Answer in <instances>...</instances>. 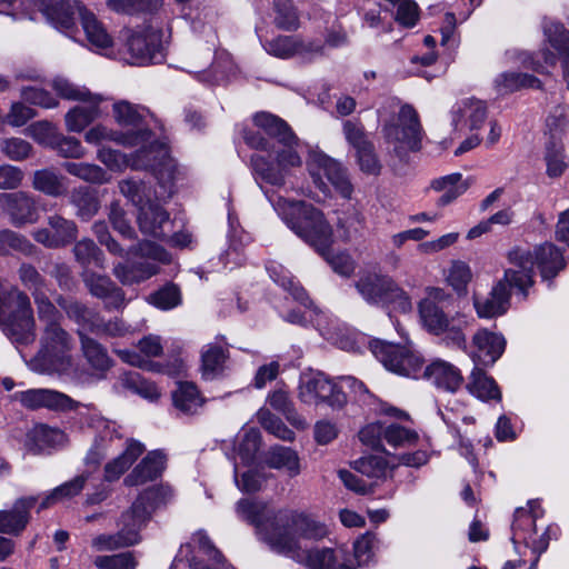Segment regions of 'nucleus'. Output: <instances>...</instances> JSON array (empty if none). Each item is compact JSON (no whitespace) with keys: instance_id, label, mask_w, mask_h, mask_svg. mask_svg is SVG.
<instances>
[{"instance_id":"f257e3e1","label":"nucleus","mask_w":569,"mask_h":569,"mask_svg":"<svg viewBox=\"0 0 569 569\" xmlns=\"http://www.w3.org/2000/svg\"><path fill=\"white\" fill-rule=\"evenodd\" d=\"M237 515L254 525L261 540L279 553L284 551L276 545V540H292L298 550H303L301 540H319L323 538L327 527L312 517L295 510H270L264 503L241 499L236 507Z\"/></svg>"},{"instance_id":"f03ea898","label":"nucleus","mask_w":569,"mask_h":569,"mask_svg":"<svg viewBox=\"0 0 569 569\" xmlns=\"http://www.w3.org/2000/svg\"><path fill=\"white\" fill-rule=\"evenodd\" d=\"M253 122L279 144V148L273 150V160L260 154L251 156L253 177L258 182L282 187L290 170L302 164L297 151L299 139L284 120L272 113L258 112L253 117Z\"/></svg>"},{"instance_id":"7ed1b4c3","label":"nucleus","mask_w":569,"mask_h":569,"mask_svg":"<svg viewBox=\"0 0 569 569\" xmlns=\"http://www.w3.org/2000/svg\"><path fill=\"white\" fill-rule=\"evenodd\" d=\"M172 497L169 487H151L141 492L130 509L122 513L119 530L113 535H99L92 539V548L97 551H111L138 543L140 530L149 521L152 512L166 505Z\"/></svg>"},{"instance_id":"20e7f679","label":"nucleus","mask_w":569,"mask_h":569,"mask_svg":"<svg viewBox=\"0 0 569 569\" xmlns=\"http://www.w3.org/2000/svg\"><path fill=\"white\" fill-rule=\"evenodd\" d=\"M508 260L511 267L505 271V279L525 298L527 289L533 283L535 266L539 268L543 280H551L566 267L562 252L552 243L537 246L533 251L515 248L508 253Z\"/></svg>"},{"instance_id":"39448f33","label":"nucleus","mask_w":569,"mask_h":569,"mask_svg":"<svg viewBox=\"0 0 569 569\" xmlns=\"http://www.w3.org/2000/svg\"><path fill=\"white\" fill-rule=\"evenodd\" d=\"M274 210L286 224L320 254L332 243V229L323 213L311 203L291 201L278 196L270 198Z\"/></svg>"},{"instance_id":"423d86ee","label":"nucleus","mask_w":569,"mask_h":569,"mask_svg":"<svg viewBox=\"0 0 569 569\" xmlns=\"http://www.w3.org/2000/svg\"><path fill=\"white\" fill-rule=\"evenodd\" d=\"M37 313L42 323L41 349L30 361V368L38 373L51 375L69 363L72 338L62 328V315L54 305L43 306Z\"/></svg>"},{"instance_id":"0eeeda50","label":"nucleus","mask_w":569,"mask_h":569,"mask_svg":"<svg viewBox=\"0 0 569 569\" xmlns=\"http://www.w3.org/2000/svg\"><path fill=\"white\" fill-rule=\"evenodd\" d=\"M451 297L442 289H432L427 298L419 303V315L423 327L433 335H443L447 346L467 351V339L463 330L469 327L468 317L461 312L450 315L446 311Z\"/></svg>"},{"instance_id":"6e6552de","label":"nucleus","mask_w":569,"mask_h":569,"mask_svg":"<svg viewBox=\"0 0 569 569\" xmlns=\"http://www.w3.org/2000/svg\"><path fill=\"white\" fill-rule=\"evenodd\" d=\"M37 2L42 14L56 28L70 30L73 26V14L77 12L92 49L107 51L112 47L113 40L103 24L79 1L74 0L73 7L64 0H37Z\"/></svg>"},{"instance_id":"1a4fd4ad","label":"nucleus","mask_w":569,"mask_h":569,"mask_svg":"<svg viewBox=\"0 0 569 569\" xmlns=\"http://www.w3.org/2000/svg\"><path fill=\"white\" fill-rule=\"evenodd\" d=\"M382 132L391 151L401 160L421 148L422 128L417 111L410 104H403L397 121L385 124Z\"/></svg>"},{"instance_id":"9d476101","label":"nucleus","mask_w":569,"mask_h":569,"mask_svg":"<svg viewBox=\"0 0 569 569\" xmlns=\"http://www.w3.org/2000/svg\"><path fill=\"white\" fill-rule=\"evenodd\" d=\"M307 167L313 183L325 194L330 192V184L342 198H351L353 186L349 179L348 170L341 162L320 150H312L309 152Z\"/></svg>"},{"instance_id":"9b49d317","label":"nucleus","mask_w":569,"mask_h":569,"mask_svg":"<svg viewBox=\"0 0 569 569\" xmlns=\"http://www.w3.org/2000/svg\"><path fill=\"white\" fill-rule=\"evenodd\" d=\"M307 167L313 183L325 194L330 192V184L342 198H351L353 186L349 179L348 170L341 162L320 150H312L309 152Z\"/></svg>"},{"instance_id":"f8f14e48","label":"nucleus","mask_w":569,"mask_h":569,"mask_svg":"<svg viewBox=\"0 0 569 569\" xmlns=\"http://www.w3.org/2000/svg\"><path fill=\"white\" fill-rule=\"evenodd\" d=\"M370 350L387 370L408 378L420 377L425 361L411 346L375 340Z\"/></svg>"},{"instance_id":"ddd939ff","label":"nucleus","mask_w":569,"mask_h":569,"mask_svg":"<svg viewBox=\"0 0 569 569\" xmlns=\"http://www.w3.org/2000/svg\"><path fill=\"white\" fill-rule=\"evenodd\" d=\"M298 398L307 405L323 402L333 408H340L346 403V395L322 372L301 378Z\"/></svg>"},{"instance_id":"4468645a","label":"nucleus","mask_w":569,"mask_h":569,"mask_svg":"<svg viewBox=\"0 0 569 569\" xmlns=\"http://www.w3.org/2000/svg\"><path fill=\"white\" fill-rule=\"evenodd\" d=\"M161 39V30L151 26L132 32L127 40L130 63L146 64L160 62L163 59Z\"/></svg>"},{"instance_id":"2eb2a0df","label":"nucleus","mask_w":569,"mask_h":569,"mask_svg":"<svg viewBox=\"0 0 569 569\" xmlns=\"http://www.w3.org/2000/svg\"><path fill=\"white\" fill-rule=\"evenodd\" d=\"M92 231L100 244L106 246L110 253L119 257L126 256L123 248L111 237L104 221H96L92 224ZM127 254L139 256L158 262H169L170 260L169 253L161 246L147 240L130 246Z\"/></svg>"},{"instance_id":"dca6fc26","label":"nucleus","mask_w":569,"mask_h":569,"mask_svg":"<svg viewBox=\"0 0 569 569\" xmlns=\"http://www.w3.org/2000/svg\"><path fill=\"white\" fill-rule=\"evenodd\" d=\"M33 239L49 249H60L73 243L78 238V226L59 213L47 218V226L32 232Z\"/></svg>"},{"instance_id":"f3484780","label":"nucleus","mask_w":569,"mask_h":569,"mask_svg":"<svg viewBox=\"0 0 569 569\" xmlns=\"http://www.w3.org/2000/svg\"><path fill=\"white\" fill-rule=\"evenodd\" d=\"M133 169L151 170L159 179L162 187L169 183L173 176V163L167 148L158 142L139 149L131 161Z\"/></svg>"},{"instance_id":"a211bd4d","label":"nucleus","mask_w":569,"mask_h":569,"mask_svg":"<svg viewBox=\"0 0 569 569\" xmlns=\"http://www.w3.org/2000/svg\"><path fill=\"white\" fill-rule=\"evenodd\" d=\"M0 208L14 227L32 224L39 219L36 199L26 191L0 193Z\"/></svg>"},{"instance_id":"6ab92c4d","label":"nucleus","mask_w":569,"mask_h":569,"mask_svg":"<svg viewBox=\"0 0 569 569\" xmlns=\"http://www.w3.org/2000/svg\"><path fill=\"white\" fill-rule=\"evenodd\" d=\"M506 339L501 333L486 328L479 329L472 336L470 358L477 366H492L503 353Z\"/></svg>"},{"instance_id":"aec40b11","label":"nucleus","mask_w":569,"mask_h":569,"mask_svg":"<svg viewBox=\"0 0 569 569\" xmlns=\"http://www.w3.org/2000/svg\"><path fill=\"white\" fill-rule=\"evenodd\" d=\"M113 117L118 124L130 128L124 134H137V144L149 140L151 131L147 129V118L152 117L150 111L128 101H119L113 104Z\"/></svg>"},{"instance_id":"412c9836","label":"nucleus","mask_w":569,"mask_h":569,"mask_svg":"<svg viewBox=\"0 0 569 569\" xmlns=\"http://www.w3.org/2000/svg\"><path fill=\"white\" fill-rule=\"evenodd\" d=\"M20 403L31 410L49 409L57 411L72 410L76 401L69 396L52 389H29L16 395Z\"/></svg>"},{"instance_id":"4be33fe9","label":"nucleus","mask_w":569,"mask_h":569,"mask_svg":"<svg viewBox=\"0 0 569 569\" xmlns=\"http://www.w3.org/2000/svg\"><path fill=\"white\" fill-rule=\"evenodd\" d=\"M137 222L143 234L157 239H164L171 224L168 211L158 200L152 199L139 207Z\"/></svg>"},{"instance_id":"5701e85b","label":"nucleus","mask_w":569,"mask_h":569,"mask_svg":"<svg viewBox=\"0 0 569 569\" xmlns=\"http://www.w3.org/2000/svg\"><path fill=\"white\" fill-rule=\"evenodd\" d=\"M34 496L22 497L14 501L11 509L0 510V532L19 536L30 521V511L37 503Z\"/></svg>"},{"instance_id":"b1692460","label":"nucleus","mask_w":569,"mask_h":569,"mask_svg":"<svg viewBox=\"0 0 569 569\" xmlns=\"http://www.w3.org/2000/svg\"><path fill=\"white\" fill-rule=\"evenodd\" d=\"M193 555L189 559L190 569H228L229 566L221 552L214 548L203 531L193 536Z\"/></svg>"},{"instance_id":"393cba45","label":"nucleus","mask_w":569,"mask_h":569,"mask_svg":"<svg viewBox=\"0 0 569 569\" xmlns=\"http://www.w3.org/2000/svg\"><path fill=\"white\" fill-rule=\"evenodd\" d=\"M83 282L93 297L104 301L107 309H117L123 306V291L108 276L87 271L83 273Z\"/></svg>"},{"instance_id":"a878e982","label":"nucleus","mask_w":569,"mask_h":569,"mask_svg":"<svg viewBox=\"0 0 569 569\" xmlns=\"http://www.w3.org/2000/svg\"><path fill=\"white\" fill-rule=\"evenodd\" d=\"M509 282L503 278L491 290L488 297H473V307L479 318H495L503 315L509 307L510 291Z\"/></svg>"},{"instance_id":"bb28decb","label":"nucleus","mask_w":569,"mask_h":569,"mask_svg":"<svg viewBox=\"0 0 569 569\" xmlns=\"http://www.w3.org/2000/svg\"><path fill=\"white\" fill-rule=\"evenodd\" d=\"M421 376L438 389L448 392H456L463 382L460 370L452 363L441 359H437L428 365L421 371Z\"/></svg>"},{"instance_id":"cd10ccee","label":"nucleus","mask_w":569,"mask_h":569,"mask_svg":"<svg viewBox=\"0 0 569 569\" xmlns=\"http://www.w3.org/2000/svg\"><path fill=\"white\" fill-rule=\"evenodd\" d=\"M104 98L100 94L90 93V98L87 101L73 107L64 116L67 130L70 132H81L91 122L98 119L101 114L100 103Z\"/></svg>"},{"instance_id":"c85d7f7f","label":"nucleus","mask_w":569,"mask_h":569,"mask_svg":"<svg viewBox=\"0 0 569 569\" xmlns=\"http://www.w3.org/2000/svg\"><path fill=\"white\" fill-rule=\"evenodd\" d=\"M393 280L376 272H366L359 276L355 287L359 295L370 305H382Z\"/></svg>"},{"instance_id":"c756f323","label":"nucleus","mask_w":569,"mask_h":569,"mask_svg":"<svg viewBox=\"0 0 569 569\" xmlns=\"http://www.w3.org/2000/svg\"><path fill=\"white\" fill-rule=\"evenodd\" d=\"M166 456L160 450L150 451L124 478L128 487L140 486L156 480L164 470Z\"/></svg>"},{"instance_id":"7c9ffc66","label":"nucleus","mask_w":569,"mask_h":569,"mask_svg":"<svg viewBox=\"0 0 569 569\" xmlns=\"http://www.w3.org/2000/svg\"><path fill=\"white\" fill-rule=\"evenodd\" d=\"M69 203L74 207L76 216L82 221L91 220L101 207L98 191L87 186L72 189Z\"/></svg>"},{"instance_id":"2f4dec72","label":"nucleus","mask_w":569,"mask_h":569,"mask_svg":"<svg viewBox=\"0 0 569 569\" xmlns=\"http://www.w3.org/2000/svg\"><path fill=\"white\" fill-rule=\"evenodd\" d=\"M158 272V264L151 261L119 262L113 268L114 277L124 286L140 283Z\"/></svg>"},{"instance_id":"473e14b6","label":"nucleus","mask_w":569,"mask_h":569,"mask_svg":"<svg viewBox=\"0 0 569 569\" xmlns=\"http://www.w3.org/2000/svg\"><path fill=\"white\" fill-rule=\"evenodd\" d=\"M18 272L23 286L31 291L37 311L42 309L43 306L49 307L53 305L48 296L49 289L46 286L43 277L33 266L23 263Z\"/></svg>"},{"instance_id":"72a5a7b5","label":"nucleus","mask_w":569,"mask_h":569,"mask_svg":"<svg viewBox=\"0 0 569 569\" xmlns=\"http://www.w3.org/2000/svg\"><path fill=\"white\" fill-rule=\"evenodd\" d=\"M144 446L137 440H128L126 450L108 462L104 467V479L114 481L127 471L132 463L143 453Z\"/></svg>"},{"instance_id":"f704fd0d","label":"nucleus","mask_w":569,"mask_h":569,"mask_svg":"<svg viewBox=\"0 0 569 569\" xmlns=\"http://www.w3.org/2000/svg\"><path fill=\"white\" fill-rule=\"evenodd\" d=\"M58 306L67 313L68 318L73 320L78 325V332L81 330L92 331L93 327H97L96 321L99 316L92 309L81 302L72 299H67L61 296L57 298Z\"/></svg>"},{"instance_id":"c9c22d12","label":"nucleus","mask_w":569,"mask_h":569,"mask_svg":"<svg viewBox=\"0 0 569 569\" xmlns=\"http://www.w3.org/2000/svg\"><path fill=\"white\" fill-rule=\"evenodd\" d=\"M79 339L83 356L93 370L103 373L112 367V359L100 342L81 330L79 331Z\"/></svg>"},{"instance_id":"e433bc0d","label":"nucleus","mask_w":569,"mask_h":569,"mask_svg":"<svg viewBox=\"0 0 569 569\" xmlns=\"http://www.w3.org/2000/svg\"><path fill=\"white\" fill-rule=\"evenodd\" d=\"M114 438L119 439L114 426L104 422L84 458L86 466L93 469L98 468L106 458Z\"/></svg>"},{"instance_id":"4c0bfd02","label":"nucleus","mask_w":569,"mask_h":569,"mask_svg":"<svg viewBox=\"0 0 569 569\" xmlns=\"http://www.w3.org/2000/svg\"><path fill=\"white\" fill-rule=\"evenodd\" d=\"M270 278L284 290L290 292L295 300L299 301L306 307H310V301L306 290L295 281V278L283 266L272 262L267 267Z\"/></svg>"},{"instance_id":"58836bf2","label":"nucleus","mask_w":569,"mask_h":569,"mask_svg":"<svg viewBox=\"0 0 569 569\" xmlns=\"http://www.w3.org/2000/svg\"><path fill=\"white\" fill-rule=\"evenodd\" d=\"M431 187L436 191L442 192L438 199L440 206H446L463 194L470 187L468 180L462 179L461 173H451L432 181Z\"/></svg>"},{"instance_id":"ea45409f","label":"nucleus","mask_w":569,"mask_h":569,"mask_svg":"<svg viewBox=\"0 0 569 569\" xmlns=\"http://www.w3.org/2000/svg\"><path fill=\"white\" fill-rule=\"evenodd\" d=\"M266 463L273 469H284L291 477L300 473L299 457L288 447H271L266 455Z\"/></svg>"},{"instance_id":"a19ab883","label":"nucleus","mask_w":569,"mask_h":569,"mask_svg":"<svg viewBox=\"0 0 569 569\" xmlns=\"http://www.w3.org/2000/svg\"><path fill=\"white\" fill-rule=\"evenodd\" d=\"M32 188L49 197H60L67 192L64 178L52 169L36 170L32 176Z\"/></svg>"},{"instance_id":"79ce46f5","label":"nucleus","mask_w":569,"mask_h":569,"mask_svg":"<svg viewBox=\"0 0 569 569\" xmlns=\"http://www.w3.org/2000/svg\"><path fill=\"white\" fill-rule=\"evenodd\" d=\"M467 387L472 395L482 400H499L501 398V393L496 381L477 365L471 371Z\"/></svg>"},{"instance_id":"37998d69","label":"nucleus","mask_w":569,"mask_h":569,"mask_svg":"<svg viewBox=\"0 0 569 569\" xmlns=\"http://www.w3.org/2000/svg\"><path fill=\"white\" fill-rule=\"evenodd\" d=\"M172 400L177 409L188 415L197 412L203 403L200 392L192 382H179L172 392Z\"/></svg>"},{"instance_id":"c03bdc74","label":"nucleus","mask_w":569,"mask_h":569,"mask_svg":"<svg viewBox=\"0 0 569 569\" xmlns=\"http://www.w3.org/2000/svg\"><path fill=\"white\" fill-rule=\"evenodd\" d=\"M545 162L548 177L558 178L565 173L569 162L560 140L552 138L546 142Z\"/></svg>"},{"instance_id":"a18cd8bd","label":"nucleus","mask_w":569,"mask_h":569,"mask_svg":"<svg viewBox=\"0 0 569 569\" xmlns=\"http://www.w3.org/2000/svg\"><path fill=\"white\" fill-rule=\"evenodd\" d=\"M495 86L499 92L508 93L523 88H540L541 82L532 74L522 72H502L495 79Z\"/></svg>"},{"instance_id":"49530a36","label":"nucleus","mask_w":569,"mask_h":569,"mask_svg":"<svg viewBox=\"0 0 569 569\" xmlns=\"http://www.w3.org/2000/svg\"><path fill=\"white\" fill-rule=\"evenodd\" d=\"M62 168L71 176L86 182L103 184L110 181V176L100 166L88 162H64Z\"/></svg>"},{"instance_id":"de8ad7c7","label":"nucleus","mask_w":569,"mask_h":569,"mask_svg":"<svg viewBox=\"0 0 569 569\" xmlns=\"http://www.w3.org/2000/svg\"><path fill=\"white\" fill-rule=\"evenodd\" d=\"M84 139L91 144H100L103 141H114L124 147L137 146V134H124L123 132L114 131L100 124L87 131Z\"/></svg>"},{"instance_id":"09e8293b","label":"nucleus","mask_w":569,"mask_h":569,"mask_svg":"<svg viewBox=\"0 0 569 569\" xmlns=\"http://www.w3.org/2000/svg\"><path fill=\"white\" fill-rule=\"evenodd\" d=\"M227 359L226 350L216 345H208L202 352V377L207 380L213 379L223 370V365Z\"/></svg>"},{"instance_id":"8fccbe9b","label":"nucleus","mask_w":569,"mask_h":569,"mask_svg":"<svg viewBox=\"0 0 569 569\" xmlns=\"http://www.w3.org/2000/svg\"><path fill=\"white\" fill-rule=\"evenodd\" d=\"M273 10V23L277 28L284 31H295L299 28V14L292 0H274Z\"/></svg>"},{"instance_id":"3c124183","label":"nucleus","mask_w":569,"mask_h":569,"mask_svg":"<svg viewBox=\"0 0 569 569\" xmlns=\"http://www.w3.org/2000/svg\"><path fill=\"white\" fill-rule=\"evenodd\" d=\"M455 117L467 118L470 121V128H479L487 117V108L482 101L466 99L453 108ZM457 123V118H453Z\"/></svg>"},{"instance_id":"603ef678","label":"nucleus","mask_w":569,"mask_h":569,"mask_svg":"<svg viewBox=\"0 0 569 569\" xmlns=\"http://www.w3.org/2000/svg\"><path fill=\"white\" fill-rule=\"evenodd\" d=\"M356 470L370 479H383L395 469L393 463L380 456H368L355 462Z\"/></svg>"},{"instance_id":"864d4df0","label":"nucleus","mask_w":569,"mask_h":569,"mask_svg":"<svg viewBox=\"0 0 569 569\" xmlns=\"http://www.w3.org/2000/svg\"><path fill=\"white\" fill-rule=\"evenodd\" d=\"M122 386L144 399L153 401L159 398L160 391L157 386L141 377L138 372L124 373L121 378Z\"/></svg>"},{"instance_id":"5fc2aeb1","label":"nucleus","mask_w":569,"mask_h":569,"mask_svg":"<svg viewBox=\"0 0 569 569\" xmlns=\"http://www.w3.org/2000/svg\"><path fill=\"white\" fill-rule=\"evenodd\" d=\"M73 254L76 260L83 267H89L91 264L99 268L103 267V253L89 238H83L76 242L73 247Z\"/></svg>"},{"instance_id":"6e6d98bb","label":"nucleus","mask_w":569,"mask_h":569,"mask_svg":"<svg viewBox=\"0 0 569 569\" xmlns=\"http://www.w3.org/2000/svg\"><path fill=\"white\" fill-rule=\"evenodd\" d=\"M11 251H19L30 256L34 251V246L22 234L12 230L4 229L0 231V254H8Z\"/></svg>"},{"instance_id":"4d7b16f0","label":"nucleus","mask_w":569,"mask_h":569,"mask_svg":"<svg viewBox=\"0 0 569 569\" xmlns=\"http://www.w3.org/2000/svg\"><path fill=\"white\" fill-rule=\"evenodd\" d=\"M119 190L138 209L151 199V189L143 181L134 179H124L119 182Z\"/></svg>"},{"instance_id":"13d9d810","label":"nucleus","mask_w":569,"mask_h":569,"mask_svg":"<svg viewBox=\"0 0 569 569\" xmlns=\"http://www.w3.org/2000/svg\"><path fill=\"white\" fill-rule=\"evenodd\" d=\"M548 43L558 54L569 56V31L558 22H547L543 27Z\"/></svg>"},{"instance_id":"bf43d9fd","label":"nucleus","mask_w":569,"mask_h":569,"mask_svg":"<svg viewBox=\"0 0 569 569\" xmlns=\"http://www.w3.org/2000/svg\"><path fill=\"white\" fill-rule=\"evenodd\" d=\"M29 438L34 442L38 449L42 450L62 443L64 433L57 428H51L47 425H38L31 430Z\"/></svg>"},{"instance_id":"052dcab7","label":"nucleus","mask_w":569,"mask_h":569,"mask_svg":"<svg viewBox=\"0 0 569 569\" xmlns=\"http://www.w3.org/2000/svg\"><path fill=\"white\" fill-rule=\"evenodd\" d=\"M0 151L12 161H23L32 154L33 148L27 140L11 137L0 140Z\"/></svg>"},{"instance_id":"680f3d73","label":"nucleus","mask_w":569,"mask_h":569,"mask_svg":"<svg viewBox=\"0 0 569 569\" xmlns=\"http://www.w3.org/2000/svg\"><path fill=\"white\" fill-rule=\"evenodd\" d=\"M419 439L418 433L398 423L386 426L385 441L393 448L415 445Z\"/></svg>"},{"instance_id":"e2e57ef3","label":"nucleus","mask_w":569,"mask_h":569,"mask_svg":"<svg viewBox=\"0 0 569 569\" xmlns=\"http://www.w3.org/2000/svg\"><path fill=\"white\" fill-rule=\"evenodd\" d=\"M258 420L263 429L274 437L284 441H292L295 439V432L270 411L260 410L258 412Z\"/></svg>"},{"instance_id":"0e129e2a","label":"nucleus","mask_w":569,"mask_h":569,"mask_svg":"<svg viewBox=\"0 0 569 569\" xmlns=\"http://www.w3.org/2000/svg\"><path fill=\"white\" fill-rule=\"evenodd\" d=\"M298 36H278L263 44L266 51L281 59H288L296 56V44Z\"/></svg>"},{"instance_id":"69168bd1","label":"nucleus","mask_w":569,"mask_h":569,"mask_svg":"<svg viewBox=\"0 0 569 569\" xmlns=\"http://www.w3.org/2000/svg\"><path fill=\"white\" fill-rule=\"evenodd\" d=\"M93 563L99 569H136L138 561L132 552H121L111 556H98Z\"/></svg>"},{"instance_id":"338daca9","label":"nucleus","mask_w":569,"mask_h":569,"mask_svg":"<svg viewBox=\"0 0 569 569\" xmlns=\"http://www.w3.org/2000/svg\"><path fill=\"white\" fill-rule=\"evenodd\" d=\"M108 217L113 229L123 238L129 240H133L136 238V231L127 218L126 211L121 208L118 201L111 202Z\"/></svg>"},{"instance_id":"774afa93","label":"nucleus","mask_w":569,"mask_h":569,"mask_svg":"<svg viewBox=\"0 0 569 569\" xmlns=\"http://www.w3.org/2000/svg\"><path fill=\"white\" fill-rule=\"evenodd\" d=\"M92 333L103 337L119 338L131 333V327L126 325L120 318H113L106 321L100 315L96 321Z\"/></svg>"}]
</instances>
